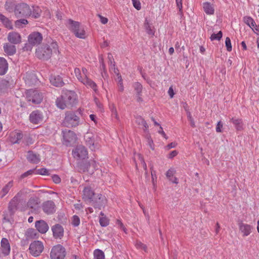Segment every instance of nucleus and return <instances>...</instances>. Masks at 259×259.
<instances>
[{
	"label": "nucleus",
	"instance_id": "obj_1",
	"mask_svg": "<svg viewBox=\"0 0 259 259\" xmlns=\"http://www.w3.org/2000/svg\"><path fill=\"white\" fill-rule=\"evenodd\" d=\"M59 53L58 46L56 42H52L50 45H46L38 47L36 50V56L40 59L47 60L53 54Z\"/></svg>",
	"mask_w": 259,
	"mask_h": 259
},
{
	"label": "nucleus",
	"instance_id": "obj_2",
	"mask_svg": "<svg viewBox=\"0 0 259 259\" xmlns=\"http://www.w3.org/2000/svg\"><path fill=\"white\" fill-rule=\"evenodd\" d=\"M95 193L90 187H85L83 191V199L88 203L93 205L95 208L101 209L106 203V199L101 196L94 200Z\"/></svg>",
	"mask_w": 259,
	"mask_h": 259
},
{
	"label": "nucleus",
	"instance_id": "obj_3",
	"mask_svg": "<svg viewBox=\"0 0 259 259\" xmlns=\"http://www.w3.org/2000/svg\"><path fill=\"white\" fill-rule=\"evenodd\" d=\"M75 76L79 81L85 85L87 88H91L95 92L97 91V84L88 77V71L85 68H82L81 71L79 68L74 69Z\"/></svg>",
	"mask_w": 259,
	"mask_h": 259
},
{
	"label": "nucleus",
	"instance_id": "obj_4",
	"mask_svg": "<svg viewBox=\"0 0 259 259\" xmlns=\"http://www.w3.org/2000/svg\"><path fill=\"white\" fill-rule=\"evenodd\" d=\"M66 25L76 37L81 39L86 38L87 35L84 28L79 22L69 19L67 20Z\"/></svg>",
	"mask_w": 259,
	"mask_h": 259
},
{
	"label": "nucleus",
	"instance_id": "obj_5",
	"mask_svg": "<svg viewBox=\"0 0 259 259\" xmlns=\"http://www.w3.org/2000/svg\"><path fill=\"white\" fill-rule=\"evenodd\" d=\"M81 110L79 109L76 112H67L66 113L64 120V124L66 126H76L80 123L78 115L81 114Z\"/></svg>",
	"mask_w": 259,
	"mask_h": 259
},
{
	"label": "nucleus",
	"instance_id": "obj_6",
	"mask_svg": "<svg viewBox=\"0 0 259 259\" xmlns=\"http://www.w3.org/2000/svg\"><path fill=\"white\" fill-rule=\"evenodd\" d=\"M42 40L41 34L38 32H33L30 33L28 37V44H25L24 49L26 51H31L32 46L38 45Z\"/></svg>",
	"mask_w": 259,
	"mask_h": 259
},
{
	"label": "nucleus",
	"instance_id": "obj_7",
	"mask_svg": "<svg viewBox=\"0 0 259 259\" xmlns=\"http://www.w3.org/2000/svg\"><path fill=\"white\" fill-rule=\"evenodd\" d=\"M26 98L28 102L33 104H38L42 101L44 96L38 91L31 89L26 91Z\"/></svg>",
	"mask_w": 259,
	"mask_h": 259
},
{
	"label": "nucleus",
	"instance_id": "obj_8",
	"mask_svg": "<svg viewBox=\"0 0 259 259\" xmlns=\"http://www.w3.org/2000/svg\"><path fill=\"white\" fill-rule=\"evenodd\" d=\"M31 13L30 7L26 4H20L16 6L15 14L18 17L30 16Z\"/></svg>",
	"mask_w": 259,
	"mask_h": 259
},
{
	"label": "nucleus",
	"instance_id": "obj_9",
	"mask_svg": "<svg viewBox=\"0 0 259 259\" xmlns=\"http://www.w3.org/2000/svg\"><path fill=\"white\" fill-rule=\"evenodd\" d=\"M65 255V249L60 244L54 246L50 253L51 259H64Z\"/></svg>",
	"mask_w": 259,
	"mask_h": 259
},
{
	"label": "nucleus",
	"instance_id": "obj_10",
	"mask_svg": "<svg viewBox=\"0 0 259 259\" xmlns=\"http://www.w3.org/2000/svg\"><path fill=\"white\" fill-rule=\"evenodd\" d=\"M62 134L63 144L67 146L73 144L76 140L75 134L70 130L63 131Z\"/></svg>",
	"mask_w": 259,
	"mask_h": 259
},
{
	"label": "nucleus",
	"instance_id": "obj_11",
	"mask_svg": "<svg viewBox=\"0 0 259 259\" xmlns=\"http://www.w3.org/2000/svg\"><path fill=\"white\" fill-rule=\"evenodd\" d=\"M30 253L34 256H38L44 250V245L40 241H35L29 246Z\"/></svg>",
	"mask_w": 259,
	"mask_h": 259
},
{
	"label": "nucleus",
	"instance_id": "obj_12",
	"mask_svg": "<svg viewBox=\"0 0 259 259\" xmlns=\"http://www.w3.org/2000/svg\"><path fill=\"white\" fill-rule=\"evenodd\" d=\"M85 142L92 151L98 149L99 146L95 141V137L93 133H87L84 137Z\"/></svg>",
	"mask_w": 259,
	"mask_h": 259
},
{
	"label": "nucleus",
	"instance_id": "obj_13",
	"mask_svg": "<svg viewBox=\"0 0 259 259\" xmlns=\"http://www.w3.org/2000/svg\"><path fill=\"white\" fill-rule=\"evenodd\" d=\"M72 154L74 158L85 159L88 157V152L83 146L79 145L72 151Z\"/></svg>",
	"mask_w": 259,
	"mask_h": 259
},
{
	"label": "nucleus",
	"instance_id": "obj_14",
	"mask_svg": "<svg viewBox=\"0 0 259 259\" xmlns=\"http://www.w3.org/2000/svg\"><path fill=\"white\" fill-rule=\"evenodd\" d=\"M62 96L69 106H72L76 102V94L73 91H67Z\"/></svg>",
	"mask_w": 259,
	"mask_h": 259
},
{
	"label": "nucleus",
	"instance_id": "obj_15",
	"mask_svg": "<svg viewBox=\"0 0 259 259\" xmlns=\"http://www.w3.org/2000/svg\"><path fill=\"white\" fill-rule=\"evenodd\" d=\"M1 251L4 256L9 255L11 251V246L8 239L3 238L1 241Z\"/></svg>",
	"mask_w": 259,
	"mask_h": 259
},
{
	"label": "nucleus",
	"instance_id": "obj_16",
	"mask_svg": "<svg viewBox=\"0 0 259 259\" xmlns=\"http://www.w3.org/2000/svg\"><path fill=\"white\" fill-rule=\"evenodd\" d=\"M8 40L12 44H19L21 42V36L17 32H10L8 34Z\"/></svg>",
	"mask_w": 259,
	"mask_h": 259
},
{
	"label": "nucleus",
	"instance_id": "obj_17",
	"mask_svg": "<svg viewBox=\"0 0 259 259\" xmlns=\"http://www.w3.org/2000/svg\"><path fill=\"white\" fill-rule=\"evenodd\" d=\"M35 227L37 230L41 234H45L49 229L48 224L44 220L36 221Z\"/></svg>",
	"mask_w": 259,
	"mask_h": 259
},
{
	"label": "nucleus",
	"instance_id": "obj_18",
	"mask_svg": "<svg viewBox=\"0 0 259 259\" xmlns=\"http://www.w3.org/2000/svg\"><path fill=\"white\" fill-rule=\"evenodd\" d=\"M42 209L47 214L53 213L55 211V205L52 201L45 202L42 205Z\"/></svg>",
	"mask_w": 259,
	"mask_h": 259
},
{
	"label": "nucleus",
	"instance_id": "obj_19",
	"mask_svg": "<svg viewBox=\"0 0 259 259\" xmlns=\"http://www.w3.org/2000/svg\"><path fill=\"white\" fill-rule=\"evenodd\" d=\"M30 121L34 124H38L42 120V116L41 113L38 111L32 112L29 116Z\"/></svg>",
	"mask_w": 259,
	"mask_h": 259
},
{
	"label": "nucleus",
	"instance_id": "obj_20",
	"mask_svg": "<svg viewBox=\"0 0 259 259\" xmlns=\"http://www.w3.org/2000/svg\"><path fill=\"white\" fill-rule=\"evenodd\" d=\"M53 235L56 238H61L64 234V229L59 224L54 225L52 228Z\"/></svg>",
	"mask_w": 259,
	"mask_h": 259
},
{
	"label": "nucleus",
	"instance_id": "obj_21",
	"mask_svg": "<svg viewBox=\"0 0 259 259\" xmlns=\"http://www.w3.org/2000/svg\"><path fill=\"white\" fill-rule=\"evenodd\" d=\"M50 81L52 85L56 87H62L64 84L62 77L58 75H51Z\"/></svg>",
	"mask_w": 259,
	"mask_h": 259
},
{
	"label": "nucleus",
	"instance_id": "obj_22",
	"mask_svg": "<svg viewBox=\"0 0 259 259\" xmlns=\"http://www.w3.org/2000/svg\"><path fill=\"white\" fill-rule=\"evenodd\" d=\"M23 135L21 133L17 131H14L10 134L9 141L12 144L19 143V141L22 138Z\"/></svg>",
	"mask_w": 259,
	"mask_h": 259
},
{
	"label": "nucleus",
	"instance_id": "obj_23",
	"mask_svg": "<svg viewBox=\"0 0 259 259\" xmlns=\"http://www.w3.org/2000/svg\"><path fill=\"white\" fill-rule=\"evenodd\" d=\"M20 196V194L18 193L9 202L8 208L11 213H14L17 209L19 197Z\"/></svg>",
	"mask_w": 259,
	"mask_h": 259
},
{
	"label": "nucleus",
	"instance_id": "obj_24",
	"mask_svg": "<svg viewBox=\"0 0 259 259\" xmlns=\"http://www.w3.org/2000/svg\"><path fill=\"white\" fill-rule=\"evenodd\" d=\"M202 8L204 12L207 15H211L214 13V6L209 2L203 3L202 4Z\"/></svg>",
	"mask_w": 259,
	"mask_h": 259
},
{
	"label": "nucleus",
	"instance_id": "obj_25",
	"mask_svg": "<svg viewBox=\"0 0 259 259\" xmlns=\"http://www.w3.org/2000/svg\"><path fill=\"white\" fill-rule=\"evenodd\" d=\"M252 227L250 225L241 223L239 224V230L244 236H248L251 232Z\"/></svg>",
	"mask_w": 259,
	"mask_h": 259
},
{
	"label": "nucleus",
	"instance_id": "obj_26",
	"mask_svg": "<svg viewBox=\"0 0 259 259\" xmlns=\"http://www.w3.org/2000/svg\"><path fill=\"white\" fill-rule=\"evenodd\" d=\"M114 72L117 75V77L115 79L117 82L118 91L120 92H123L124 91V86L122 83L121 76L119 75L117 69L114 68Z\"/></svg>",
	"mask_w": 259,
	"mask_h": 259
},
{
	"label": "nucleus",
	"instance_id": "obj_27",
	"mask_svg": "<svg viewBox=\"0 0 259 259\" xmlns=\"http://www.w3.org/2000/svg\"><path fill=\"white\" fill-rule=\"evenodd\" d=\"M13 186V181H11L6 184L0 191V198L4 197L8 193Z\"/></svg>",
	"mask_w": 259,
	"mask_h": 259
},
{
	"label": "nucleus",
	"instance_id": "obj_28",
	"mask_svg": "<svg viewBox=\"0 0 259 259\" xmlns=\"http://www.w3.org/2000/svg\"><path fill=\"white\" fill-rule=\"evenodd\" d=\"M4 52L8 55H13L16 52V47L14 45L6 43L4 45Z\"/></svg>",
	"mask_w": 259,
	"mask_h": 259
},
{
	"label": "nucleus",
	"instance_id": "obj_29",
	"mask_svg": "<svg viewBox=\"0 0 259 259\" xmlns=\"http://www.w3.org/2000/svg\"><path fill=\"white\" fill-rule=\"evenodd\" d=\"M8 64L7 60L3 58L0 57V75H4L8 70Z\"/></svg>",
	"mask_w": 259,
	"mask_h": 259
},
{
	"label": "nucleus",
	"instance_id": "obj_30",
	"mask_svg": "<svg viewBox=\"0 0 259 259\" xmlns=\"http://www.w3.org/2000/svg\"><path fill=\"white\" fill-rule=\"evenodd\" d=\"M27 158L29 161L33 163H38L40 160L39 156L31 151L28 152Z\"/></svg>",
	"mask_w": 259,
	"mask_h": 259
},
{
	"label": "nucleus",
	"instance_id": "obj_31",
	"mask_svg": "<svg viewBox=\"0 0 259 259\" xmlns=\"http://www.w3.org/2000/svg\"><path fill=\"white\" fill-rule=\"evenodd\" d=\"M133 87L137 94V100L138 101H142L141 93L142 91V85L139 82H135Z\"/></svg>",
	"mask_w": 259,
	"mask_h": 259
},
{
	"label": "nucleus",
	"instance_id": "obj_32",
	"mask_svg": "<svg viewBox=\"0 0 259 259\" xmlns=\"http://www.w3.org/2000/svg\"><path fill=\"white\" fill-rule=\"evenodd\" d=\"M56 103L57 106L61 109H64L69 106L62 96L57 98Z\"/></svg>",
	"mask_w": 259,
	"mask_h": 259
},
{
	"label": "nucleus",
	"instance_id": "obj_33",
	"mask_svg": "<svg viewBox=\"0 0 259 259\" xmlns=\"http://www.w3.org/2000/svg\"><path fill=\"white\" fill-rule=\"evenodd\" d=\"M231 120L235 125L237 130L240 131L243 129V122L241 119L238 118H232Z\"/></svg>",
	"mask_w": 259,
	"mask_h": 259
},
{
	"label": "nucleus",
	"instance_id": "obj_34",
	"mask_svg": "<svg viewBox=\"0 0 259 259\" xmlns=\"http://www.w3.org/2000/svg\"><path fill=\"white\" fill-rule=\"evenodd\" d=\"M30 8L31 9V13L30 16L34 18H37L40 16L41 10L38 7L32 6Z\"/></svg>",
	"mask_w": 259,
	"mask_h": 259
},
{
	"label": "nucleus",
	"instance_id": "obj_35",
	"mask_svg": "<svg viewBox=\"0 0 259 259\" xmlns=\"http://www.w3.org/2000/svg\"><path fill=\"white\" fill-rule=\"evenodd\" d=\"M243 21L244 23L252 28L253 27H256V24L254 20L249 16H245L243 17Z\"/></svg>",
	"mask_w": 259,
	"mask_h": 259
},
{
	"label": "nucleus",
	"instance_id": "obj_36",
	"mask_svg": "<svg viewBox=\"0 0 259 259\" xmlns=\"http://www.w3.org/2000/svg\"><path fill=\"white\" fill-rule=\"evenodd\" d=\"M0 21L8 28L12 29V26L9 20L2 14H0Z\"/></svg>",
	"mask_w": 259,
	"mask_h": 259
},
{
	"label": "nucleus",
	"instance_id": "obj_37",
	"mask_svg": "<svg viewBox=\"0 0 259 259\" xmlns=\"http://www.w3.org/2000/svg\"><path fill=\"white\" fill-rule=\"evenodd\" d=\"M27 207L35 210L38 208V202L36 199L34 198H30L27 202Z\"/></svg>",
	"mask_w": 259,
	"mask_h": 259
},
{
	"label": "nucleus",
	"instance_id": "obj_38",
	"mask_svg": "<svg viewBox=\"0 0 259 259\" xmlns=\"http://www.w3.org/2000/svg\"><path fill=\"white\" fill-rule=\"evenodd\" d=\"M94 259H105V254L103 251L97 249L94 252Z\"/></svg>",
	"mask_w": 259,
	"mask_h": 259
},
{
	"label": "nucleus",
	"instance_id": "obj_39",
	"mask_svg": "<svg viewBox=\"0 0 259 259\" xmlns=\"http://www.w3.org/2000/svg\"><path fill=\"white\" fill-rule=\"evenodd\" d=\"M144 27L147 33L151 35H153L155 33V31L151 28V26L147 20H146L144 23Z\"/></svg>",
	"mask_w": 259,
	"mask_h": 259
},
{
	"label": "nucleus",
	"instance_id": "obj_40",
	"mask_svg": "<svg viewBox=\"0 0 259 259\" xmlns=\"http://www.w3.org/2000/svg\"><path fill=\"white\" fill-rule=\"evenodd\" d=\"M136 122L140 125H142V126H143V127H144V130L146 131V130L148 129V126L147 124V123L146 122V121H145V120L142 118L141 117H138L137 118H136Z\"/></svg>",
	"mask_w": 259,
	"mask_h": 259
},
{
	"label": "nucleus",
	"instance_id": "obj_41",
	"mask_svg": "<svg viewBox=\"0 0 259 259\" xmlns=\"http://www.w3.org/2000/svg\"><path fill=\"white\" fill-rule=\"evenodd\" d=\"M35 175L47 176L49 175V171L47 169L45 168H42L38 169H35Z\"/></svg>",
	"mask_w": 259,
	"mask_h": 259
},
{
	"label": "nucleus",
	"instance_id": "obj_42",
	"mask_svg": "<svg viewBox=\"0 0 259 259\" xmlns=\"http://www.w3.org/2000/svg\"><path fill=\"white\" fill-rule=\"evenodd\" d=\"M80 219L76 215H73L71 219V224L74 227H77L80 224Z\"/></svg>",
	"mask_w": 259,
	"mask_h": 259
},
{
	"label": "nucleus",
	"instance_id": "obj_43",
	"mask_svg": "<svg viewBox=\"0 0 259 259\" xmlns=\"http://www.w3.org/2000/svg\"><path fill=\"white\" fill-rule=\"evenodd\" d=\"M222 32L220 31L218 33H212L210 37L211 40H220L222 37Z\"/></svg>",
	"mask_w": 259,
	"mask_h": 259
},
{
	"label": "nucleus",
	"instance_id": "obj_44",
	"mask_svg": "<svg viewBox=\"0 0 259 259\" xmlns=\"http://www.w3.org/2000/svg\"><path fill=\"white\" fill-rule=\"evenodd\" d=\"M100 62L101 66V70L102 71L101 72L102 76L104 79H105V78H106L107 77V74L106 71H105V65L104 64L103 61L102 59H101L100 60Z\"/></svg>",
	"mask_w": 259,
	"mask_h": 259
},
{
	"label": "nucleus",
	"instance_id": "obj_45",
	"mask_svg": "<svg viewBox=\"0 0 259 259\" xmlns=\"http://www.w3.org/2000/svg\"><path fill=\"white\" fill-rule=\"evenodd\" d=\"M99 223L101 226L106 227L109 224V220L106 217H102L100 218Z\"/></svg>",
	"mask_w": 259,
	"mask_h": 259
},
{
	"label": "nucleus",
	"instance_id": "obj_46",
	"mask_svg": "<svg viewBox=\"0 0 259 259\" xmlns=\"http://www.w3.org/2000/svg\"><path fill=\"white\" fill-rule=\"evenodd\" d=\"M135 246L137 249L143 250L145 251H146V246L145 244H143L141 242L137 241L135 243Z\"/></svg>",
	"mask_w": 259,
	"mask_h": 259
},
{
	"label": "nucleus",
	"instance_id": "obj_47",
	"mask_svg": "<svg viewBox=\"0 0 259 259\" xmlns=\"http://www.w3.org/2000/svg\"><path fill=\"white\" fill-rule=\"evenodd\" d=\"M176 172V171L174 168H170L167 171L166 176L169 180H170V179H171V178L175 175Z\"/></svg>",
	"mask_w": 259,
	"mask_h": 259
},
{
	"label": "nucleus",
	"instance_id": "obj_48",
	"mask_svg": "<svg viewBox=\"0 0 259 259\" xmlns=\"http://www.w3.org/2000/svg\"><path fill=\"white\" fill-rule=\"evenodd\" d=\"M133 6L137 10L141 9V4L139 0H132Z\"/></svg>",
	"mask_w": 259,
	"mask_h": 259
},
{
	"label": "nucleus",
	"instance_id": "obj_49",
	"mask_svg": "<svg viewBox=\"0 0 259 259\" xmlns=\"http://www.w3.org/2000/svg\"><path fill=\"white\" fill-rule=\"evenodd\" d=\"M225 45L228 51L230 52L232 51V45L231 40L229 37H227L225 40Z\"/></svg>",
	"mask_w": 259,
	"mask_h": 259
},
{
	"label": "nucleus",
	"instance_id": "obj_50",
	"mask_svg": "<svg viewBox=\"0 0 259 259\" xmlns=\"http://www.w3.org/2000/svg\"><path fill=\"white\" fill-rule=\"evenodd\" d=\"M95 102L98 108V110L100 112H103V108L102 103L100 102V101L96 98H95Z\"/></svg>",
	"mask_w": 259,
	"mask_h": 259
},
{
	"label": "nucleus",
	"instance_id": "obj_51",
	"mask_svg": "<svg viewBox=\"0 0 259 259\" xmlns=\"http://www.w3.org/2000/svg\"><path fill=\"white\" fill-rule=\"evenodd\" d=\"M16 25L18 27H21L22 25H25L28 23V21L26 19H20L19 20H17L15 22Z\"/></svg>",
	"mask_w": 259,
	"mask_h": 259
},
{
	"label": "nucleus",
	"instance_id": "obj_52",
	"mask_svg": "<svg viewBox=\"0 0 259 259\" xmlns=\"http://www.w3.org/2000/svg\"><path fill=\"white\" fill-rule=\"evenodd\" d=\"M34 174L35 175V169H30L26 172H24L21 175V178H24L29 175H31Z\"/></svg>",
	"mask_w": 259,
	"mask_h": 259
},
{
	"label": "nucleus",
	"instance_id": "obj_53",
	"mask_svg": "<svg viewBox=\"0 0 259 259\" xmlns=\"http://www.w3.org/2000/svg\"><path fill=\"white\" fill-rule=\"evenodd\" d=\"M137 156L138 157L139 160H140L141 164L142 165V166L143 167L144 169L146 171V173H147V165H146V163L145 162L143 157L140 154H138Z\"/></svg>",
	"mask_w": 259,
	"mask_h": 259
},
{
	"label": "nucleus",
	"instance_id": "obj_54",
	"mask_svg": "<svg viewBox=\"0 0 259 259\" xmlns=\"http://www.w3.org/2000/svg\"><path fill=\"white\" fill-rule=\"evenodd\" d=\"M116 224L120 229L122 230L125 233H126V229L120 220H117Z\"/></svg>",
	"mask_w": 259,
	"mask_h": 259
},
{
	"label": "nucleus",
	"instance_id": "obj_55",
	"mask_svg": "<svg viewBox=\"0 0 259 259\" xmlns=\"http://www.w3.org/2000/svg\"><path fill=\"white\" fill-rule=\"evenodd\" d=\"M223 123L221 121H219L217 125L216 132L217 133H221L222 132V129L223 128Z\"/></svg>",
	"mask_w": 259,
	"mask_h": 259
},
{
	"label": "nucleus",
	"instance_id": "obj_56",
	"mask_svg": "<svg viewBox=\"0 0 259 259\" xmlns=\"http://www.w3.org/2000/svg\"><path fill=\"white\" fill-rule=\"evenodd\" d=\"M53 181L56 184H59L61 182L60 178L58 176L54 175L52 176Z\"/></svg>",
	"mask_w": 259,
	"mask_h": 259
},
{
	"label": "nucleus",
	"instance_id": "obj_57",
	"mask_svg": "<svg viewBox=\"0 0 259 259\" xmlns=\"http://www.w3.org/2000/svg\"><path fill=\"white\" fill-rule=\"evenodd\" d=\"M177 145V143L176 142H172V143L168 144L166 146L165 149L166 150H169L170 149L175 148Z\"/></svg>",
	"mask_w": 259,
	"mask_h": 259
},
{
	"label": "nucleus",
	"instance_id": "obj_58",
	"mask_svg": "<svg viewBox=\"0 0 259 259\" xmlns=\"http://www.w3.org/2000/svg\"><path fill=\"white\" fill-rule=\"evenodd\" d=\"M98 17L100 18V21L102 24H105L108 22V20L107 18L103 17L101 15H98Z\"/></svg>",
	"mask_w": 259,
	"mask_h": 259
},
{
	"label": "nucleus",
	"instance_id": "obj_59",
	"mask_svg": "<svg viewBox=\"0 0 259 259\" xmlns=\"http://www.w3.org/2000/svg\"><path fill=\"white\" fill-rule=\"evenodd\" d=\"M111 110L112 111L113 116H114V117L118 119V115H117V112L116 109H115V108L114 107V106L113 105H112V106L111 107Z\"/></svg>",
	"mask_w": 259,
	"mask_h": 259
},
{
	"label": "nucleus",
	"instance_id": "obj_60",
	"mask_svg": "<svg viewBox=\"0 0 259 259\" xmlns=\"http://www.w3.org/2000/svg\"><path fill=\"white\" fill-rule=\"evenodd\" d=\"M178 151L176 150H174L169 154V155L167 156V158L171 159L175 157L178 154Z\"/></svg>",
	"mask_w": 259,
	"mask_h": 259
},
{
	"label": "nucleus",
	"instance_id": "obj_61",
	"mask_svg": "<svg viewBox=\"0 0 259 259\" xmlns=\"http://www.w3.org/2000/svg\"><path fill=\"white\" fill-rule=\"evenodd\" d=\"M158 133L161 134L165 139H167V137L166 136L165 133L163 131L162 127L161 126H159V129L158 131Z\"/></svg>",
	"mask_w": 259,
	"mask_h": 259
},
{
	"label": "nucleus",
	"instance_id": "obj_62",
	"mask_svg": "<svg viewBox=\"0 0 259 259\" xmlns=\"http://www.w3.org/2000/svg\"><path fill=\"white\" fill-rule=\"evenodd\" d=\"M148 143L149 146L150 147V148L152 150H154V147L153 142L152 140L150 138H149L148 139Z\"/></svg>",
	"mask_w": 259,
	"mask_h": 259
},
{
	"label": "nucleus",
	"instance_id": "obj_63",
	"mask_svg": "<svg viewBox=\"0 0 259 259\" xmlns=\"http://www.w3.org/2000/svg\"><path fill=\"white\" fill-rule=\"evenodd\" d=\"M176 3L178 9H179L180 11H181L182 9V0H176Z\"/></svg>",
	"mask_w": 259,
	"mask_h": 259
},
{
	"label": "nucleus",
	"instance_id": "obj_64",
	"mask_svg": "<svg viewBox=\"0 0 259 259\" xmlns=\"http://www.w3.org/2000/svg\"><path fill=\"white\" fill-rule=\"evenodd\" d=\"M168 93L170 98H172L174 96V92L172 87L169 88Z\"/></svg>",
	"mask_w": 259,
	"mask_h": 259
}]
</instances>
